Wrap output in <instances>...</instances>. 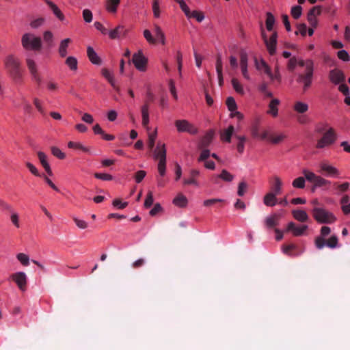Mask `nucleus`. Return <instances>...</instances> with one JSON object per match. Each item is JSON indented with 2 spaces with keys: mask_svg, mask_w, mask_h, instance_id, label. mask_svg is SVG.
<instances>
[{
  "mask_svg": "<svg viewBox=\"0 0 350 350\" xmlns=\"http://www.w3.org/2000/svg\"><path fill=\"white\" fill-rule=\"evenodd\" d=\"M21 44L25 49L32 51H38L42 46L41 38L30 33H26L22 36Z\"/></svg>",
  "mask_w": 350,
  "mask_h": 350,
  "instance_id": "4",
  "label": "nucleus"
},
{
  "mask_svg": "<svg viewBox=\"0 0 350 350\" xmlns=\"http://www.w3.org/2000/svg\"><path fill=\"white\" fill-rule=\"evenodd\" d=\"M240 68L243 78L248 81H251V77L248 71V58L245 53L241 55Z\"/></svg>",
  "mask_w": 350,
  "mask_h": 350,
  "instance_id": "17",
  "label": "nucleus"
},
{
  "mask_svg": "<svg viewBox=\"0 0 350 350\" xmlns=\"http://www.w3.org/2000/svg\"><path fill=\"white\" fill-rule=\"evenodd\" d=\"M266 16V28L268 31H271L273 29V26L275 23V19L274 16L271 12H267Z\"/></svg>",
  "mask_w": 350,
  "mask_h": 350,
  "instance_id": "43",
  "label": "nucleus"
},
{
  "mask_svg": "<svg viewBox=\"0 0 350 350\" xmlns=\"http://www.w3.org/2000/svg\"><path fill=\"white\" fill-rule=\"evenodd\" d=\"M33 103L38 111L42 115H44L45 110L43 107L42 102L38 98H33Z\"/></svg>",
  "mask_w": 350,
  "mask_h": 350,
  "instance_id": "53",
  "label": "nucleus"
},
{
  "mask_svg": "<svg viewBox=\"0 0 350 350\" xmlns=\"http://www.w3.org/2000/svg\"><path fill=\"white\" fill-rule=\"evenodd\" d=\"M73 221L75 225L79 229L84 230L88 227V223L84 219H79L78 217H73Z\"/></svg>",
  "mask_w": 350,
  "mask_h": 350,
  "instance_id": "56",
  "label": "nucleus"
},
{
  "mask_svg": "<svg viewBox=\"0 0 350 350\" xmlns=\"http://www.w3.org/2000/svg\"><path fill=\"white\" fill-rule=\"evenodd\" d=\"M166 146L164 143L159 142L157 146L153 150L152 157L155 160H164L166 159Z\"/></svg>",
  "mask_w": 350,
  "mask_h": 350,
  "instance_id": "14",
  "label": "nucleus"
},
{
  "mask_svg": "<svg viewBox=\"0 0 350 350\" xmlns=\"http://www.w3.org/2000/svg\"><path fill=\"white\" fill-rule=\"evenodd\" d=\"M213 135L214 132L213 131H209L203 137L202 140V145L203 146H208L213 138Z\"/></svg>",
  "mask_w": 350,
  "mask_h": 350,
  "instance_id": "55",
  "label": "nucleus"
},
{
  "mask_svg": "<svg viewBox=\"0 0 350 350\" xmlns=\"http://www.w3.org/2000/svg\"><path fill=\"white\" fill-rule=\"evenodd\" d=\"M226 105L228 109L231 111H234V109H237V105L235 100L232 97H228L226 100Z\"/></svg>",
  "mask_w": 350,
  "mask_h": 350,
  "instance_id": "58",
  "label": "nucleus"
},
{
  "mask_svg": "<svg viewBox=\"0 0 350 350\" xmlns=\"http://www.w3.org/2000/svg\"><path fill=\"white\" fill-rule=\"evenodd\" d=\"M292 215L296 220L300 222L307 221L309 219L308 213L303 210H293Z\"/></svg>",
  "mask_w": 350,
  "mask_h": 350,
  "instance_id": "33",
  "label": "nucleus"
},
{
  "mask_svg": "<svg viewBox=\"0 0 350 350\" xmlns=\"http://www.w3.org/2000/svg\"><path fill=\"white\" fill-rule=\"evenodd\" d=\"M94 177L96 178L107 181L111 180L113 178L111 174L107 173H95Z\"/></svg>",
  "mask_w": 350,
  "mask_h": 350,
  "instance_id": "63",
  "label": "nucleus"
},
{
  "mask_svg": "<svg viewBox=\"0 0 350 350\" xmlns=\"http://www.w3.org/2000/svg\"><path fill=\"white\" fill-rule=\"evenodd\" d=\"M302 174L305 177V179L307 180L309 183H312V185L315 184L319 175H317L312 171H310L307 169H304L302 170Z\"/></svg>",
  "mask_w": 350,
  "mask_h": 350,
  "instance_id": "37",
  "label": "nucleus"
},
{
  "mask_svg": "<svg viewBox=\"0 0 350 350\" xmlns=\"http://www.w3.org/2000/svg\"><path fill=\"white\" fill-rule=\"evenodd\" d=\"M172 202L176 206L185 208L188 204V200L185 195L180 193L174 198Z\"/></svg>",
  "mask_w": 350,
  "mask_h": 350,
  "instance_id": "30",
  "label": "nucleus"
},
{
  "mask_svg": "<svg viewBox=\"0 0 350 350\" xmlns=\"http://www.w3.org/2000/svg\"><path fill=\"white\" fill-rule=\"evenodd\" d=\"M338 135L335 129L329 127L323 133V136L317 141L316 148L323 149L334 144L337 140Z\"/></svg>",
  "mask_w": 350,
  "mask_h": 350,
  "instance_id": "3",
  "label": "nucleus"
},
{
  "mask_svg": "<svg viewBox=\"0 0 350 350\" xmlns=\"http://www.w3.org/2000/svg\"><path fill=\"white\" fill-rule=\"evenodd\" d=\"M291 14L295 19H298L302 14V8L300 5L292 7Z\"/></svg>",
  "mask_w": 350,
  "mask_h": 350,
  "instance_id": "51",
  "label": "nucleus"
},
{
  "mask_svg": "<svg viewBox=\"0 0 350 350\" xmlns=\"http://www.w3.org/2000/svg\"><path fill=\"white\" fill-rule=\"evenodd\" d=\"M71 40L70 38H66L61 41L59 47V53L62 57H65L67 55V48Z\"/></svg>",
  "mask_w": 350,
  "mask_h": 350,
  "instance_id": "40",
  "label": "nucleus"
},
{
  "mask_svg": "<svg viewBox=\"0 0 350 350\" xmlns=\"http://www.w3.org/2000/svg\"><path fill=\"white\" fill-rule=\"evenodd\" d=\"M293 109L296 113L304 114L308 111L309 105L306 102L296 100L293 103Z\"/></svg>",
  "mask_w": 350,
  "mask_h": 350,
  "instance_id": "23",
  "label": "nucleus"
},
{
  "mask_svg": "<svg viewBox=\"0 0 350 350\" xmlns=\"http://www.w3.org/2000/svg\"><path fill=\"white\" fill-rule=\"evenodd\" d=\"M283 183L281 178L278 176L273 177V183L271 186V192L274 193L277 195H280L282 191Z\"/></svg>",
  "mask_w": 350,
  "mask_h": 350,
  "instance_id": "26",
  "label": "nucleus"
},
{
  "mask_svg": "<svg viewBox=\"0 0 350 350\" xmlns=\"http://www.w3.org/2000/svg\"><path fill=\"white\" fill-rule=\"evenodd\" d=\"M132 62L137 70L140 72L146 71L148 59L145 57L142 50H139L133 55Z\"/></svg>",
  "mask_w": 350,
  "mask_h": 350,
  "instance_id": "7",
  "label": "nucleus"
},
{
  "mask_svg": "<svg viewBox=\"0 0 350 350\" xmlns=\"http://www.w3.org/2000/svg\"><path fill=\"white\" fill-rule=\"evenodd\" d=\"M46 4L49 7L53 14L60 21L63 22L65 21V16L58 8V6L50 0H44Z\"/></svg>",
  "mask_w": 350,
  "mask_h": 350,
  "instance_id": "21",
  "label": "nucleus"
},
{
  "mask_svg": "<svg viewBox=\"0 0 350 350\" xmlns=\"http://www.w3.org/2000/svg\"><path fill=\"white\" fill-rule=\"evenodd\" d=\"M143 35L146 40L150 44H156L157 39L153 37L151 31L148 29H145L143 31Z\"/></svg>",
  "mask_w": 350,
  "mask_h": 350,
  "instance_id": "49",
  "label": "nucleus"
},
{
  "mask_svg": "<svg viewBox=\"0 0 350 350\" xmlns=\"http://www.w3.org/2000/svg\"><path fill=\"white\" fill-rule=\"evenodd\" d=\"M319 167V172L323 174L325 176L335 178H338L340 176V170L327 161L321 162Z\"/></svg>",
  "mask_w": 350,
  "mask_h": 350,
  "instance_id": "6",
  "label": "nucleus"
},
{
  "mask_svg": "<svg viewBox=\"0 0 350 350\" xmlns=\"http://www.w3.org/2000/svg\"><path fill=\"white\" fill-rule=\"evenodd\" d=\"M307 225L297 226L294 222H289L287 225L286 230L291 231L293 236L299 237L303 235L307 230Z\"/></svg>",
  "mask_w": 350,
  "mask_h": 350,
  "instance_id": "16",
  "label": "nucleus"
},
{
  "mask_svg": "<svg viewBox=\"0 0 350 350\" xmlns=\"http://www.w3.org/2000/svg\"><path fill=\"white\" fill-rule=\"evenodd\" d=\"M66 64L72 70L75 71L77 70L78 62L75 57L69 56L68 57H67V59H66Z\"/></svg>",
  "mask_w": 350,
  "mask_h": 350,
  "instance_id": "48",
  "label": "nucleus"
},
{
  "mask_svg": "<svg viewBox=\"0 0 350 350\" xmlns=\"http://www.w3.org/2000/svg\"><path fill=\"white\" fill-rule=\"evenodd\" d=\"M148 147L150 149H152L154 146V143L157 137V129H155L152 132H149V131H148Z\"/></svg>",
  "mask_w": 350,
  "mask_h": 350,
  "instance_id": "47",
  "label": "nucleus"
},
{
  "mask_svg": "<svg viewBox=\"0 0 350 350\" xmlns=\"http://www.w3.org/2000/svg\"><path fill=\"white\" fill-rule=\"evenodd\" d=\"M87 54L90 61L96 65L101 64V60L94 49L91 46H88L87 49Z\"/></svg>",
  "mask_w": 350,
  "mask_h": 350,
  "instance_id": "31",
  "label": "nucleus"
},
{
  "mask_svg": "<svg viewBox=\"0 0 350 350\" xmlns=\"http://www.w3.org/2000/svg\"><path fill=\"white\" fill-rule=\"evenodd\" d=\"M312 213L317 223L331 224L336 221L334 214L325 208L315 206L312 208Z\"/></svg>",
  "mask_w": 350,
  "mask_h": 350,
  "instance_id": "2",
  "label": "nucleus"
},
{
  "mask_svg": "<svg viewBox=\"0 0 350 350\" xmlns=\"http://www.w3.org/2000/svg\"><path fill=\"white\" fill-rule=\"evenodd\" d=\"M329 79L332 83L338 85L345 81V77L341 70L335 68L329 71Z\"/></svg>",
  "mask_w": 350,
  "mask_h": 350,
  "instance_id": "13",
  "label": "nucleus"
},
{
  "mask_svg": "<svg viewBox=\"0 0 350 350\" xmlns=\"http://www.w3.org/2000/svg\"><path fill=\"white\" fill-rule=\"evenodd\" d=\"M261 35H262V39L265 43V45L267 46L269 53L271 55H274L276 51L277 39H278L277 33L275 31L273 32L269 39L267 38V36H266L264 30H262Z\"/></svg>",
  "mask_w": 350,
  "mask_h": 350,
  "instance_id": "11",
  "label": "nucleus"
},
{
  "mask_svg": "<svg viewBox=\"0 0 350 350\" xmlns=\"http://www.w3.org/2000/svg\"><path fill=\"white\" fill-rule=\"evenodd\" d=\"M124 27L123 25H118L114 29L109 31V37L112 39H118L121 35H125L126 32H124Z\"/></svg>",
  "mask_w": 350,
  "mask_h": 350,
  "instance_id": "34",
  "label": "nucleus"
},
{
  "mask_svg": "<svg viewBox=\"0 0 350 350\" xmlns=\"http://www.w3.org/2000/svg\"><path fill=\"white\" fill-rule=\"evenodd\" d=\"M315 245L319 250L323 249L325 246L334 249L338 247V239L336 235H332L327 241L321 237L315 239Z\"/></svg>",
  "mask_w": 350,
  "mask_h": 350,
  "instance_id": "9",
  "label": "nucleus"
},
{
  "mask_svg": "<svg viewBox=\"0 0 350 350\" xmlns=\"http://www.w3.org/2000/svg\"><path fill=\"white\" fill-rule=\"evenodd\" d=\"M154 28L157 40L162 45H165L166 44V38L161 27L157 24H154Z\"/></svg>",
  "mask_w": 350,
  "mask_h": 350,
  "instance_id": "32",
  "label": "nucleus"
},
{
  "mask_svg": "<svg viewBox=\"0 0 350 350\" xmlns=\"http://www.w3.org/2000/svg\"><path fill=\"white\" fill-rule=\"evenodd\" d=\"M234 176L232 174H230L226 170H222L220 174L214 175L212 177V180L215 183H217V179L221 178L222 180L228 183H230L233 180Z\"/></svg>",
  "mask_w": 350,
  "mask_h": 350,
  "instance_id": "22",
  "label": "nucleus"
},
{
  "mask_svg": "<svg viewBox=\"0 0 350 350\" xmlns=\"http://www.w3.org/2000/svg\"><path fill=\"white\" fill-rule=\"evenodd\" d=\"M158 172L161 176H164L166 173V159L159 161L157 165Z\"/></svg>",
  "mask_w": 350,
  "mask_h": 350,
  "instance_id": "54",
  "label": "nucleus"
},
{
  "mask_svg": "<svg viewBox=\"0 0 350 350\" xmlns=\"http://www.w3.org/2000/svg\"><path fill=\"white\" fill-rule=\"evenodd\" d=\"M120 0H107L105 3V9L110 13H116Z\"/></svg>",
  "mask_w": 350,
  "mask_h": 350,
  "instance_id": "36",
  "label": "nucleus"
},
{
  "mask_svg": "<svg viewBox=\"0 0 350 350\" xmlns=\"http://www.w3.org/2000/svg\"><path fill=\"white\" fill-rule=\"evenodd\" d=\"M332 185V182L321 176H319L316 183L312 185V189L314 190L317 188H323L328 189Z\"/></svg>",
  "mask_w": 350,
  "mask_h": 350,
  "instance_id": "25",
  "label": "nucleus"
},
{
  "mask_svg": "<svg viewBox=\"0 0 350 350\" xmlns=\"http://www.w3.org/2000/svg\"><path fill=\"white\" fill-rule=\"evenodd\" d=\"M314 69L305 70L304 73H299L297 81L302 85L304 92H306L312 85L314 75Z\"/></svg>",
  "mask_w": 350,
  "mask_h": 350,
  "instance_id": "8",
  "label": "nucleus"
},
{
  "mask_svg": "<svg viewBox=\"0 0 350 350\" xmlns=\"http://www.w3.org/2000/svg\"><path fill=\"white\" fill-rule=\"evenodd\" d=\"M43 38L44 42H46L49 46L53 45V35L51 31H46L43 34Z\"/></svg>",
  "mask_w": 350,
  "mask_h": 350,
  "instance_id": "57",
  "label": "nucleus"
},
{
  "mask_svg": "<svg viewBox=\"0 0 350 350\" xmlns=\"http://www.w3.org/2000/svg\"><path fill=\"white\" fill-rule=\"evenodd\" d=\"M46 90L51 94L58 93L60 88L59 83L52 78L47 79L45 82Z\"/></svg>",
  "mask_w": 350,
  "mask_h": 350,
  "instance_id": "24",
  "label": "nucleus"
},
{
  "mask_svg": "<svg viewBox=\"0 0 350 350\" xmlns=\"http://www.w3.org/2000/svg\"><path fill=\"white\" fill-rule=\"evenodd\" d=\"M8 280L13 282L18 288L25 292L27 288L28 278L27 274L24 271H16L10 275Z\"/></svg>",
  "mask_w": 350,
  "mask_h": 350,
  "instance_id": "5",
  "label": "nucleus"
},
{
  "mask_svg": "<svg viewBox=\"0 0 350 350\" xmlns=\"http://www.w3.org/2000/svg\"><path fill=\"white\" fill-rule=\"evenodd\" d=\"M232 85L234 90L238 94L241 95H243L245 94V90L243 85L239 82V81L236 78H232L231 80Z\"/></svg>",
  "mask_w": 350,
  "mask_h": 350,
  "instance_id": "42",
  "label": "nucleus"
},
{
  "mask_svg": "<svg viewBox=\"0 0 350 350\" xmlns=\"http://www.w3.org/2000/svg\"><path fill=\"white\" fill-rule=\"evenodd\" d=\"M297 66L304 67L305 70L314 69V62L310 59L297 58Z\"/></svg>",
  "mask_w": 350,
  "mask_h": 350,
  "instance_id": "39",
  "label": "nucleus"
},
{
  "mask_svg": "<svg viewBox=\"0 0 350 350\" xmlns=\"http://www.w3.org/2000/svg\"><path fill=\"white\" fill-rule=\"evenodd\" d=\"M18 261L24 267H27L29 265L30 259L29 256L25 253H18L16 256Z\"/></svg>",
  "mask_w": 350,
  "mask_h": 350,
  "instance_id": "44",
  "label": "nucleus"
},
{
  "mask_svg": "<svg viewBox=\"0 0 350 350\" xmlns=\"http://www.w3.org/2000/svg\"><path fill=\"white\" fill-rule=\"evenodd\" d=\"M277 196L271 191L268 192L263 198V203L267 206H274L278 203Z\"/></svg>",
  "mask_w": 350,
  "mask_h": 350,
  "instance_id": "29",
  "label": "nucleus"
},
{
  "mask_svg": "<svg viewBox=\"0 0 350 350\" xmlns=\"http://www.w3.org/2000/svg\"><path fill=\"white\" fill-rule=\"evenodd\" d=\"M292 186L296 189H304L306 186L305 177L299 176L292 182Z\"/></svg>",
  "mask_w": 350,
  "mask_h": 350,
  "instance_id": "46",
  "label": "nucleus"
},
{
  "mask_svg": "<svg viewBox=\"0 0 350 350\" xmlns=\"http://www.w3.org/2000/svg\"><path fill=\"white\" fill-rule=\"evenodd\" d=\"M37 154H38V159H39L41 165L44 167V170L47 173V174L49 176H53V172H52L51 167L50 166V164L48 161L47 155L42 151L38 152Z\"/></svg>",
  "mask_w": 350,
  "mask_h": 350,
  "instance_id": "20",
  "label": "nucleus"
},
{
  "mask_svg": "<svg viewBox=\"0 0 350 350\" xmlns=\"http://www.w3.org/2000/svg\"><path fill=\"white\" fill-rule=\"evenodd\" d=\"M154 202L153 193L151 191H149L147 193L146 198L144 201V206L146 208L150 207Z\"/></svg>",
  "mask_w": 350,
  "mask_h": 350,
  "instance_id": "60",
  "label": "nucleus"
},
{
  "mask_svg": "<svg viewBox=\"0 0 350 350\" xmlns=\"http://www.w3.org/2000/svg\"><path fill=\"white\" fill-rule=\"evenodd\" d=\"M68 147L69 148L79 150L84 152H88L90 150L88 148L83 146L81 143L72 141L68 143Z\"/></svg>",
  "mask_w": 350,
  "mask_h": 350,
  "instance_id": "41",
  "label": "nucleus"
},
{
  "mask_svg": "<svg viewBox=\"0 0 350 350\" xmlns=\"http://www.w3.org/2000/svg\"><path fill=\"white\" fill-rule=\"evenodd\" d=\"M112 204L113 206L119 209H123L128 205V203L126 202H122L121 200L116 198L113 200Z\"/></svg>",
  "mask_w": 350,
  "mask_h": 350,
  "instance_id": "64",
  "label": "nucleus"
},
{
  "mask_svg": "<svg viewBox=\"0 0 350 350\" xmlns=\"http://www.w3.org/2000/svg\"><path fill=\"white\" fill-rule=\"evenodd\" d=\"M284 212L280 211V213H273L267 217L265 219V225L267 228L270 229L274 226H276L279 224V220L284 215Z\"/></svg>",
  "mask_w": 350,
  "mask_h": 350,
  "instance_id": "15",
  "label": "nucleus"
},
{
  "mask_svg": "<svg viewBox=\"0 0 350 350\" xmlns=\"http://www.w3.org/2000/svg\"><path fill=\"white\" fill-rule=\"evenodd\" d=\"M27 66L29 69L32 80L34 81L38 85L41 84L42 78L38 72V68L35 59L31 57H28L26 59Z\"/></svg>",
  "mask_w": 350,
  "mask_h": 350,
  "instance_id": "10",
  "label": "nucleus"
},
{
  "mask_svg": "<svg viewBox=\"0 0 350 350\" xmlns=\"http://www.w3.org/2000/svg\"><path fill=\"white\" fill-rule=\"evenodd\" d=\"M258 90L264 94L265 97L266 98H271L273 96L272 92L268 90L267 86L265 83L261 84L259 86Z\"/></svg>",
  "mask_w": 350,
  "mask_h": 350,
  "instance_id": "59",
  "label": "nucleus"
},
{
  "mask_svg": "<svg viewBox=\"0 0 350 350\" xmlns=\"http://www.w3.org/2000/svg\"><path fill=\"white\" fill-rule=\"evenodd\" d=\"M175 126L178 132H187L194 135L198 133V129L186 120H178L175 122Z\"/></svg>",
  "mask_w": 350,
  "mask_h": 350,
  "instance_id": "12",
  "label": "nucleus"
},
{
  "mask_svg": "<svg viewBox=\"0 0 350 350\" xmlns=\"http://www.w3.org/2000/svg\"><path fill=\"white\" fill-rule=\"evenodd\" d=\"M26 166L29 169V172L33 174L34 176H42V174H40L38 171V170L37 169V167L33 165L30 162H27L26 163Z\"/></svg>",
  "mask_w": 350,
  "mask_h": 350,
  "instance_id": "62",
  "label": "nucleus"
},
{
  "mask_svg": "<svg viewBox=\"0 0 350 350\" xmlns=\"http://www.w3.org/2000/svg\"><path fill=\"white\" fill-rule=\"evenodd\" d=\"M200 175V171L198 170L193 169L190 171V178H185L183 180L184 185H193L196 187H200V183L197 180V177Z\"/></svg>",
  "mask_w": 350,
  "mask_h": 350,
  "instance_id": "19",
  "label": "nucleus"
},
{
  "mask_svg": "<svg viewBox=\"0 0 350 350\" xmlns=\"http://www.w3.org/2000/svg\"><path fill=\"white\" fill-rule=\"evenodd\" d=\"M103 76L108 81L113 88H116V80L113 73L107 68L101 70Z\"/></svg>",
  "mask_w": 350,
  "mask_h": 350,
  "instance_id": "38",
  "label": "nucleus"
},
{
  "mask_svg": "<svg viewBox=\"0 0 350 350\" xmlns=\"http://www.w3.org/2000/svg\"><path fill=\"white\" fill-rule=\"evenodd\" d=\"M5 67L15 83L23 81V70L19 59L12 55L7 56L4 61Z\"/></svg>",
  "mask_w": 350,
  "mask_h": 350,
  "instance_id": "1",
  "label": "nucleus"
},
{
  "mask_svg": "<svg viewBox=\"0 0 350 350\" xmlns=\"http://www.w3.org/2000/svg\"><path fill=\"white\" fill-rule=\"evenodd\" d=\"M51 153L55 157L59 159H64L66 158V154L57 147L52 146L51 148Z\"/></svg>",
  "mask_w": 350,
  "mask_h": 350,
  "instance_id": "52",
  "label": "nucleus"
},
{
  "mask_svg": "<svg viewBox=\"0 0 350 350\" xmlns=\"http://www.w3.org/2000/svg\"><path fill=\"white\" fill-rule=\"evenodd\" d=\"M149 109H150V106L147 102H146L141 107V114H142V126L144 127H145L147 131H150V127L148 126V124L150 122Z\"/></svg>",
  "mask_w": 350,
  "mask_h": 350,
  "instance_id": "18",
  "label": "nucleus"
},
{
  "mask_svg": "<svg viewBox=\"0 0 350 350\" xmlns=\"http://www.w3.org/2000/svg\"><path fill=\"white\" fill-rule=\"evenodd\" d=\"M280 100L278 98L272 99L269 104V109L267 111V114L275 118L278 115V105Z\"/></svg>",
  "mask_w": 350,
  "mask_h": 350,
  "instance_id": "28",
  "label": "nucleus"
},
{
  "mask_svg": "<svg viewBox=\"0 0 350 350\" xmlns=\"http://www.w3.org/2000/svg\"><path fill=\"white\" fill-rule=\"evenodd\" d=\"M254 64L256 68L258 70L263 71L268 76L271 75V68L262 59L258 60V59L255 58Z\"/></svg>",
  "mask_w": 350,
  "mask_h": 350,
  "instance_id": "27",
  "label": "nucleus"
},
{
  "mask_svg": "<svg viewBox=\"0 0 350 350\" xmlns=\"http://www.w3.org/2000/svg\"><path fill=\"white\" fill-rule=\"evenodd\" d=\"M152 12L155 18H159L161 16L160 4L159 0H152Z\"/></svg>",
  "mask_w": 350,
  "mask_h": 350,
  "instance_id": "50",
  "label": "nucleus"
},
{
  "mask_svg": "<svg viewBox=\"0 0 350 350\" xmlns=\"http://www.w3.org/2000/svg\"><path fill=\"white\" fill-rule=\"evenodd\" d=\"M234 129L232 125H230L227 129H224L221 133V139L222 141L230 143L231 142V137L234 133Z\"/></svg>",
  "mask_w": 350,
  "mask_h": 350,
  "instance_id": "35",
  "label": "nucleus"
},
{
  "mask_svg": "<svg viewBox=\"0 0 350 350\" xmlns=\"http://www.w3.org/2000/svg\"><path fill=\"white\" fill-rule=\"evenodd\" d=\"M10 220H11L12 223L13 224V225L15 227H16V228H19L20 227L19 216H18V214L16 212L11 211Z\"/></svg>",
  "mask_w": 350,
  "mask_h": 350,
  "instance_id": "61",
  "label": "nucleus"
},
{
  "mask_svg": "<svg viewBox=\"0 0 350 350\" xmlns=\"http://www.w3.org/2000/svg\"><path fill=\"white\" fill-rule=\"evenodd\" d=\"M286 137L287 136L285 133H281L270 136L269 141L273 144H278L283 142Z\"/></svg>",
  "mask_w": 350,
  "mask_h": 350,
  "instance_id": "45",
  "label": "nucleus"
}]
</instances>
